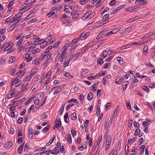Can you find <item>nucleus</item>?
<instances>
[{"mask_svg": "<svg viewBox=\"0 0 155 155\" xmlns=\"http://www.w3.org/2000/svg\"><path fill=\"white\" fill-rule=\"evenodd\" d=\"M90 34V33L89 32H83L81 33L79 37L77 38V41H78L80 39L82 40L86 39L89 35Z\"/></svg>", "mask_w": 155, "mask_h": 155, "instance_id": "nucleus-1", "label": "nucleus"}, {"mask_svg": "<svg viewBox=\"0 0 155 155\" xmlns=\"http://www.w3.org/2000/svg\"><path fill=\"white\" fill-rule=\"evenodd\" d=\"M12 84V85H15V87H17L19 86L21 83V80H17L12 78L11 80Z\"/></svg>", "mask_w": 155, "mask_h": 155, "instance_id": "nucleus-2", "label": "nucleus"}, {"mask_svg": "<svg viewBox=\"0 0 155 155\" xmlns=\"http://www.w3.org/2000/svg\"><path fill=\"white\" fill-rule=\"evenodd\" d=\"M62 88L59 86H56L53 87L51 89V90L52 91H54L53 94L55 95L57 94L59 91H61Z\"/></svg>", "mask_w": 155, "mask_h": 155, "instance_id": "nucleus-3", "label": "nucleus"}, {"mask_svg": "<svg viewBox=\"0 0 155 155\" xmlns=\"http://www.w3.org/2000/svg\"><path fill=\"white\" fill-rule=\"evenodd\" d=\"M61 125L60 119L59 118H57L55 121V127L56 128L60 127Z\"/></svg>", "mask_w": 155, "mask_h": 155, "instance_id": "nucleus-4", "label": "nucleus"}, {"mask_svg": "<svg viewBox=\"0 0 155 155\" xmlns=\"http://www.w3.org/2000/svg\"><path fill=\"white\" fill-rule=\"evenodd\" d=\"M147 3V1L146 0H136L135 2V3L137 5L144 4Z\"/></svg>", "mask_w": 155, "mask_h": 155, "instance_id": "nucleus-5", "label": "nucleus"}, {"mask_svg": "<svg viewBox=\"0 0 155 155\" xmlns=\"http://www.w3.org/2000/svg\"><path fill=\"white\" fill-rule=\"evenodd\" d=\"M43 55V57L45 58V60H47V59H49L51 57V53H44Z\"/></svg>", "mask_w": 155, "mask_h": 155, "instance_id": "nucleus-6", "label": "nucleus"}, {"mask_svg": "<svg viewBox=\"0 0 155 155\" xmlns=\"http://www.w3.org/2000/svg\"><path fill=\"white\" fill-rule=\"evenodd\" d=\"M12 141H10L4 145V147L7 148H10L12 146Z\"/></svg>", "mask_w": 155, "mask_h": 155, "instance_id": "nucleus-7", "label": "nucleus"}, {"mask_svg": "<svg viewBox=\"0 0 155 155\" xmlns=\"http://www.w3.org/2000/svg\"><path fill=\"white\" fill-rule=\"evenodd\" d=\"M25 58L26 59V61L27 62H28L31 61L32 58V57L30 56V54L27 53L25 54Z\"/></svg>", "mask_w": 155, "mask_h": 155, "instance_id": "nucleus-8", "label": "nucleus"}, {"mask_svg": "<svg viewBox=\"0 0 155 155\" xmlns=\"http://www.w3.org/2000/svg\"><path fill=\"white\" fill-rule=\"evenodd\" d=\"M91 12L92 11H89L82 18V19L84 20L88 18L89 17L90 14H91Z\"/></svg>", "mask_w": 155, "mask_h": 155, "instance_id": "nucleus-9", "label": "nucleus"}, {"mask_svg": "<svg viewBox=\"0 0 155 155\" xmlns=\"http://www.w3.org/2000/svg\"><path fill=\"white\" fill-rule=\"evenodd\" d=\"M110 138H108L107 139V141H106V147H105V150H107L108 149L109 146V144L110 143L111 141H110Z\"/></svg>", "mask_w": 155, "mask_h": 155, "instance_id": "nucleus-10", "label": "nucleus"}, {"mask_svg": "<svg viewBox=\"0 0 155 155\" xmlns=\"http://www.w3.org/2000/svg\"><path fill=\"white\" fill-rule=\"evenodd\" d=\"M140 130L139 129H137L135 132L134 135H139V137H140L142 136V133H140Z\"/></svg>", "mask_w": 155, "mask_h": 155, "instance_id": "nucleus-11", "label": "nucleus"}, {"mask_svg": "<svg viewBox=\"0 0 155 155\" xmlns=\"http://www.w3.org/2000/svg\"><path fill=\"white\" fill-rule=\"evenodd\" d=\"M117 60L119 64L122 65L123 64V59L120 57H117Z\"/></svg>", "mask_w": 155, "mask_h": 155, "instance_id": "nucleus-12", "label": "nucleus"}, {"mask_svg": "<svg viewBox=\"0 0 155 155\" xmlns=\"http://www.w3.org/2000/svg\"><path fill=\"white\" fill-rule=\"evenodd\" d=\"M68 113H66L64 116V121L66 123L69 122V118L68 117Z\"/></svg>", "mask_w": 155, "mask_h": 155, "instance_id": "nucleus-13", "label": "nucleus"}, {"mask_svg": "<svg viewBox=\"0 0 155 155\" xmlns=\"http://www.w3.org/2000/svg\"><path fill=\"white\" fill-rule=\"evenodd\" d=\"M59 152V150L58 149H57L56 147H54V150L51 153L52 154H57Z\"/></svg>", "mask_w": 155, "mask_h": 155, "instance_id": "nucleus-14", "label": "nucleus"}, {"mask_svg": "<svg viewBox=\"0 0 155 155\" xmlns=\"http://www.w3.org/2000/svg\"><path fill=\"white\" fill-rule=\"evenodd\" d=\"M15 60V58L14 57H11L9 60L8 61V63L9 64H11L14 62Z\"/></svg>", "mask_w": 155, "mask_h": 155, "instance_id": "nucleus-15", "label": "nucleus"}, {"mask_svg": "<svg viewBox=\"0 0 155 155\" xmlns=\"http://www.w3.org/2000/svg\"><path fill=\"white\" fill-rule=\"evenodd\" d=\"M25 143V142H24L18 148V153L19 154H20L21 153V151L22 150V149H23V147H24V144Z\"/></svg>", "mask_w": 155, "mask_h": 155, "instance_id": "nucleus-16", "label": "nucleus"}, {"mask_svg": "<svg viewBox=\"0 0 155 155\" xmlns=\"http://www.w3.org/2000/svg\"><path fill=\"white\" fill-rule=\"evenodd\" d=\"M28 135L29 137L32 138V129L31 128H29L28 129Z\"/></svg>", "mask_w": 155, "mask_h": 155, "instance_id": "nucleus-17", "label": "nucleus"}, {"mask_svg": "<svg viewBox=\"0 0 155 155\" xmlns=\"http://www.w3.org/2000/svg\"><path fill=\"white\" fill-rule=\"evenodd\" d=\"M93 96L92 93H89L87 95V98L89 101L91 100L93 98Z\"/></svg>", "mask_w": 155, "mask_h": 155, "instance_id": "nucleus-18", "label": "nucleus"}, {"mask_svg": "<svg viewBox=\"0 0 155 155\" xmlns=\"http://www.w3.org/2000/svg\"><path fill=\"white\" fill-rule=\"evenodd\" d=\"M16 71V70L14 68H12L11 69L10 72V74L11 76H14V74Z\"/></svg>", "mask_w": 155, "mask_h": 155, "instance_id": "nucleus-19", "label": "nucleus"}, {"mask_svg": "<svg viewBox=\"0 0 155 155\" xmlns=\"http://www.w3.org/2000/svg\"><path fill=\"white\" fill-rule=\"evenodd\" d=\"M144 43V41L142 42L141 41L140 42H133L131 43V45H140L142 44H143Z\"/></svg>", "mask_w": 155, "mask_h": 155, "instance_id": "nucleus-20", "label": "nucleus"}, {"mask_svg": "<svg viewBox=\"0 0 155 155\" xmlns=\"http://www.w3.org/2000/svg\"><path fill=\"white\" fill-rule=\"evenodd\" d=\"M40 49H39V48H38L35 50H32L31 51V52L32 54H35L38 52H40Z\"/></svg>", "mask_w": 155, "mask_h": 155, "instance_id": "nucleus-21", "label": "nucleus"}, {"mask_svg": "<svg viewBox=\"0 0 155 155\" xmlns=\"http://www.w3.org/2000/svg\"><path fill=\"white\" fill-rule=\"evenodd\" d=\"M71 102H74L77 103V104L79 103V101L76 99H75L74 98H72L68 101V103H70Z\"/></svg>", "mask_w": 155, "mask_h": 155, "instance_id": "nucleus-22", "label": "nucleus"}, {"mask_svg": "<svg viewBox=\"0 0 155 155\" xmlns=\"http://www.w3.org/2000/svg\"><path fill=\"white\" fill-rule=\"evenodd\" d=\"M138 17H136L130 19L127 21V22L128 23H130L131 22H133L135 20H136L137 19H138Z\"/></svg>", "mask_w": 155, "mask_h": 155, "instance_id": "nucleus-23", "label": "nucleus"}, {"mask_svg": "<svg viewBox=\"0 0 155 155\" xmlns=\"http://www.w3.org/2000/svg\"><path fill=\"white\" fill-rule=\"evenodd\" d=\"M49 128L50 126L48 125L42 130V132L45 133L48 131V130L49 129Z\"/></svg>", "mask_w": 155, "mask_h": 155, "instance_id": "nucleus-24", "label": "nucleus"}, {"mask_svg": "<svg viewBox=\"0 0 155 155\" xmlns=\"http://www.w3.org/2000/svg\"><path fill=\"white\" fill-rule=\"evenodd\" d=\"M38 58H36L32 62V63L33 64H36V65H38L39 63V62L38 61Z\"/></svg>", "mask_w": 155, "mask_h": 155, "instance_id": "nucleus-25", "label": "nucleus"}, {"mask_svg": "<svg viewBox=\"0 0 155 155\" xmlns=\"http://www.w3.org/2000/svg\"><path fill=\"white\" fill-rule=\"evenodd\" d=\"M97 62L98 64L101 65L103 63V61L102 59L98 58L97 60Z\"/></svg>", "mask_w": 155, "mask_h": 155, "instance_id": "nucleus-26", "label": "nucleus"}, {"mask_svg": "<svg viewBox=\"0 0 155 155\" xmlns=\"http://www.w3.org/2000/svg\"><path fill=\"white\" fill-rule=\"evenodd\" d=\"M88 120H86L84 121V127L85 128H87L88 125V123L89 122Z\"/></svg>", "mask_w": 155, "mask_h": 155, "instance_id": "nucleus-27", "label": "nucleus"}, {"mask_svg": "<svg viewBox=\"0 0 155 155\" xmlns=\"http://www.w3.org/2000/svg\"><path fill=\"white\" fill-rule=\"evenodd\" d=\"M76 118V116L75 113H73L71 115V119L73 120H75Z\"/></svg>", "mask_w": 155, "mask_h": 155, "instance_id": "nucleus-28", "label": "nucleus"}, {"mask_svg": "<svg viewBox=\"0 0 155 155\" xmlns=\"http://www.w3.org/2000/svg\"><path fill=\"white\" fill-rule=\"evenodd\" d=\"M30 148L29 147L28 144V143H26L24 147V151H27Z\"/></svg>", "mask_w": 155, "mask_h": 155, "instance_id": "nucleus-29", "label": "nucleus"}, {"mask_svg": "<svg viewBox=\"0 0 155 155\" xmlns=\"http://www.w3.org/2000/svg\"><path fill=\"white\" fill-rule=\"evenodd\" d=\"M24 75V73L23 74H21V75H18L16 78L14 79L17 80H20V79L22 78Z\"/></svg>", "mask_w": 155, "mask_h": 155, "instance_id": "nucleus-30", "label": "nucleus"}, {"mask_svg": "<svg viewBox=\"0 0 155 155\" xmlns=\"http://www.w3.org/2000/svg\"><path fill=\"white\" fill-rule=\"evenodd\" d=\"M33 97H31V98H30L27 101H26L25 104V105H27L28 104H29V103H30L31 102V101H32Z\"/></svg>", "mask_w": 155, "mask_h": 155, "instance_id": "nucleus-31", "label": "nucleus"}, {"mask_svg": "<svg viewBox=\"0 0 155 155\" xmlns=\"http://www.w3.org/2000/svg\"><path fill=\"white\" fill-rule=\"evenodd\" d=\"M52 46H49V47H48V48H47L45 50V52H44V54L45 53H48L49 52L48 51H50V50L52 49Z\"/></svg>", "mask_w": 155, "mask_h": 155, "instance_id": "nucleus-32", "label": "nucleus"}, {"mask_svg": "<svg viewBox=\"0 0 155 155\" xmlns=\"http://www.w3.org/2000/svg\"><path fill=\"white\" fill-rule=\"evenodd\" d=\"M109 15L108 14H106V15H104L103 19V20H107V21H109Z\"/></svg>", "mask_w": 155, "mask_h": 155, "instance_id": "nucleus-33", "label": "nucleus"}, {"mask_svg": "<svg viewBox=\"0 0 155 155\" xmlns=\"http://www.w3.org/2000/svg\"><path fill=\"white\" fill-rule=\"evenodd\" d=\"M74 105L72 103L70 104L67 105L66 107V110H68L70 107H72Z\"/></svg>", "mask_w": 155, "mask_h": 155, "instance_id": "nucleus-34", "label": "nucleus"}, {"mask_svg": "<svg viewBox=\"0 0 155 155\" xmlns=\"http://www.w3.org/2000/svg\"><path fill=\"white\" fill-rule=\"evenodd\" d=\"M70 61V60H69L67 61H64V66L63 67L64 68L66 67L69 64V62Z\"/></svg>", "mask_w": 155, "mask_h": 155, "instance_id": "nucleus-35", "label": "nucleus"}, {"mask_svg": "<svg viewBox=\"0 0 155 155\" xmlns=\"http://www.w3.org/2000/svg\"><path fill=\"white\" fill-rule=\"evenodd\" d=\"M71 133L73 137H74V136L76 135V132L75 129H71Z\"/></svg>", "mask_w": 155, "mask_h": 155, "instance_id": "nucleus-36", "label": "nucleus"}, {"mask_svg": "<svg viewBox=\"0 0 155 155\" xmlns=\"http://www.w3.org/2000/svg\"><path fill=\"white\" fill-rule=\"evenodd\" d=\"M35 108L34 105H31L28 110V113L29 114L31 112V111L33 110Z\"/></svg>", "mask_w": 155, "mask_h": 155, "instance_id": "nucleus-37", "label": "nucleus"}, {"mask_svg": "<svg viewBox=\"0 0 155 155\" xmlns=\"http://www.w3.org/2000/svg\"><path fill=\"white\" fill-rule=\"evenodd\" d=\"M107 52L106 51H103L101 54L102 56L104 58H105L107 55Z\"/></svg>", "mask_w": 155, "mask_h": 155, "instance_id": "nucleus-38", "label": "nucleus"}, {"mask_svg": "<svg viewBox=\"0 0 155 155\" xmlns=\"http://www.w3.org/2000/svg\"><path fill=\"white\" fill-rule=\"evenodd\" d=\"M132 29V27H128L125 29V31L127 33H128L129 31H130Z\"/></svg>", "mask_w": 155, "mask_h": 155, "instance_id": "nucleus-39", "label": "nucleus"}, {"mask_svg": "<svg viewBox=\"0 0 155 155\" xmlns=\"http://www.w3.org/2000/svg\"><path fill=\"white\" fill-rule=\"evenodd\" d=\"M86 146L85 145H83L79 147L78 149L80 150H82L86 148Z\"/></svg>", "mask_w": 155, "mask_h": 155, "instance_id": "nucleus-40", "label": "nucleus"}, {"mask_svg": "<svg viewBox=\"0 0 155 155\" xmlns=\"http://www.w3.org/2000/svg\"><path fill=\"white\" fill-rule=\"evenodd\" d=\"M23 41V38L21 37V38L19 40V41L17 43V46H18V47H19L21 44V43Z\"/></svg>", "mask_w": 155, "mask_h": 155, "instance_id": "nucleus-41", "label": "nucleus"}, {"mask_svg": "<svg viewBox=\"0 0 155 155\" xmlns=\"http://www.w3.org/2000/svg\"><path fill=\"white\" fill-rule=\"evenodd\" d=\"M138 80L137 79H136L134 80L133 82L132 83L131 85V86H134V85H136L135 83H137L138 82Z\"/></svg>", "mask_w": 155, "mask_h": 155, "instance_id": "nucleus-42", "label": "nucleus"}, {"mask_svg": "<svg viewBox=\"0 0 155 155\" xmlns=\"http://www.w3.org/2000/svg\"><path fill=\"white\" fill-rule=\"evenodd\" d=\"M54 12L53 11H52L48 14L47 15L49 17L51 16L54 15Z\"/></svg>", "mask_w": 155, "mask_h": 155, "instance_id": "nucleus-43", "label": "nucleus"}, {"mask_svg": "<svg viewBox=\"0 0 155 155\" xmlns=\"http://www.w3.org/2000/svg\"><path fill=\"white\" fill-rule=\"evenodd\" d=\"M142 88L143 90L146 91L147 92L149 91V90L148 88L146 86H143L142 87Z\"/></svg>", "mask_w": 155, "mask_h": 155, "instance_id": "nucleus-44", "label": "nucleus"}, {"mask_svg": "<svg viewBox=\"0 0 155 155\" xmlns=\"http://www.w3.org/2000/svg\"><path fill=\"white\" fill-rule=\"evenodd\" d=\"M134 125L135 128H138L139 127V124L138 122H134Z\"/></svg>", "mask_w": 155, "mask_h": 155, "instance_id": "nucleus-45", "label": "nucleus"}, {"mask_svg": "<svg viewBox=\"0 0 155 155\" xmlns=\"http://www.w3.org/2000/svg\"><path fill=\"white\" fill-rule=\"evenodd\" d=\"M63 74L65 76L68 77H69V76H71L70 74L69 73L65 71L64 72Z\"/></svg>", "mask_w": 155, "mask_h": 155, "instance_id": "nucleus-46", "label": "nucleus"}, {"mask_svg": "<svg viewBox=\"0 0 155 155\" xmlns=\"http://www.w3.org/2000/svg\"><path fill=\"white\" fill-rule=\"evenodd\" d=\"M102 136H100L98 138V139L97 141V144L98 145H99L100 143V142H101V140H102Z\"/></svg>", "mask_w": 155, "mask_h": 155, "instance_id": "nucleus-47", "label": "nucleus"}, {"mask_svg": "<svg viewBox=\"0 0 155 155\" xmlns=\"http://www.w3.org/2000/svg\"><path fill=\"white\" fill-rule=\"evenodd\" d=\"M62 6L61 5H60L59 7H58V8H54V7L53 8V10H54L55 11V10L56 9L57 11L58 10H59L61 9L62 8Z\"/></svg>", "mask_w": 155, "mask_h": 155, "instance_id": "nucleus-48", "label": "nucleus"}, {"mask_svg": "<svg viewBox=\"0 0 155 155\" xmlns=\"http://www.w3.org/2000/svg\"><path fill=\"white\" fill-rule=\"evenodd\" d=\"M115 2L116 1L115 0H112V1L110 2L109 5L110 6H113L115 5Z\"/></svg>", "mask_w": 155, "mask_h": 155, "instance_id": "nucleus-49", "label": "nucleus"}, {"mask_svg": "<svg viewBox=\"0 0 155 155\" xmlns=\"http://www.w3.org/2000/svg\"><path fill=\"white\" fill-rule=\"evenodd\" d=\"M14 2V0L11 1L8 5V8H9L12 6Z\"/></svg>", "mask_w": 155, "mask_h": 155, "instance_id": "nucleus-50", "label": "nucleus"}, {"mask_svg": "<svg viewBox=\"0 0 155 155\" xmlns=\"http://www.w3.org/2000/svg\"><path fill=\"white\" fill-rule=\"evenodd\" d=\"M23 121V118L21 117H20L18 120V123L20 124L22 123Z\"/></svg>", "mask_w": 155, "mask_h": 155, "instance_id": "nucleus-51", "label": "nucleus"}, {"mask_svg": "<svg viewBox=\"0 0 155 155\" xmlns=\"http://www.w3.org/2000/svg\"><path fill=\"white\" fill-rule=\"evenodd\" d=\"M145 148V146L144 145H142L140 147V151L141 153H143L144 152Z\"/></svg>", "mask_w": 155, "mask_h": 155, "instance_id": "nucleus-52", "label": "nucleus"}, {"mask_svg": "<svg viewBox=\"0 0 155 155\" xmlns=\"http://www.w3.org/2000/svg\"><path fill=\"white\" fill-rule=\"evenodd\" d=\"M64 149H64V147L62 145L60 147V151L61 152H64Z\"/></svg>", "mask_w": 155, "mask_h": 155, "instance_id": "nucleus-53", "label": "nucleus"}, {"mask_svg": "<svg viewBox=\"0 0 155 155\" xmlns=\"http://www.w3.org/2000/svg\"><path fill=\"white\" fill-rule=\"evenodd\" d=\"M8 50L7 52L8 54V53H9L11 52L14 51V48H8Z\"/></svg>", "mask_w": 155, "mask_h": 155, "instance_id": "nucleus-54", "label": "nucleus"}, {"mask_svg": "<svg viewBox=\"0 0 155 155\" xmlns=\"http://www.w3.org/2000/svg\"><path fill=\"white\" fill-rule=\"evenodd\" d=\"M31 36V35L29 34L26 35H24L23 36H22V37H23V38H24L25 39H27L30 38Z\"/></svg>", "mask_w": 155, "mask_h": 155, "instance_id": "nucleus-55", "label": "nucleus"}, {"mask_svg": "<svg viewBox=\"0 0 155 155\" xmlns=\"http://www.w3.org/2000/svg\"><path fill=\"white\" fill-rule=\"evenodd\" d=\"M111 64L110 63H107L104 64V68L107 69L108 68V66H110Z\"/></svg>", "mask_w": 155, "mask_h": 155, "instance_id": "nucleus-56", "label": "nucleus"}, {"mask_svg": "<svg viewBox=\"0 0 155 155\" xmlns=\"http://www.w3.org/2000/svg\"><path fill=\"white\" fill-rule=\"evenodd\" d=\"M126 106H127V108L128 109H131V105H130V102H129L127 103V104H126Z\"/></svg>", "mask_w": 155, "mask_h": 155, "instance_id": "nucleus-57", "label": "nucleus"}, {"mask_svg": "<svg viewBox=\"0 0 155 155\" xmlns=\"http://www.w3.org/2000/svg\"><path fill=\"white\" fill-rule=\"evenodd\" d=\"M89 47V46H87L86 47H84L81 50L82 51H84L86 50Z\"/></svg>", "mask_w": 155, "mask_h": 155, "instance_id": "nucleus-58", "label": "nucleus"}, {"mask_svg": "<svg viewBox=\"0 0 155 155\" xmlns=\"http://www.w3.org/2000/svg\"><path fill=\"white\" fill-rule=\"evenodd\" d=\"M64 106H63V108L60 109L59 110V114L60 115H61L63 113L64 111Z\"/></svg>", "mask_w": 155, "mask_h": 155, "instance_id": "nucleus-59", "label": "nucleus"}, {"mask_svg": "<svg viewBox=\"0 0 155 155\" xmlns=\"http://www.w3.org/2000/svg\"><path fill=\"white\" fill-rule=\"evenodd\" d=\"M102 21L101 22V23L103 25H104V24L107 23L109 21H107V20H104L103 19Z\"/></svg>", "mask_w": 155, "mask_h": 155, "instance_id": "nucleus-60", "label": "nucleus"}, {"mask_svg": "<svg viewBox=\"0 0 155 155\" xmlns=\"http://www.w3.org/2000/svg\"><path fill=\"white\" fill-rule=\"evenodd\" d=\"M92 91L94 92H95V91L97 90V88L96 87L94 86V85H93L92 86Z\"/></svg>", "mask_w": 155, "mask_h": 155, "instance_id": "nucleus-61", "label": "nucleus"}, {"mask_svg": "<svg viewBox=\"0 0 155 155\" xmlns=\"http://www.w3.org/2000/svg\"><path fill=\"white\" fill-rule=\"evenodd\" d=\"M66 48H64L61 56L63 57L66 52Z\"/></svg>", "mask_w": 155, "mask_h": 155, "instance_id": "nucleus-62", "label": "nucleus"}, {"mask_svg": "<svg viewBox=\"0 0 155 155\" xmlns=\"http://www.w3.org/2000/svg\"><path fill=\"white\" fill-rule=\"evenodd\" d=\"M148 87L150 88H153V87H155V83H154L153 84H150L149 85Z\"/></svg>", "mask_w": 155, "mask_h": 155, "instance_id": "nucleus-63", "label": "nucleus"}, {"mask_svg": "<svg viewBox=\"0 0 155 155\" xmlns=\"http://www.w3.org/2000/svg\"><path fill=\"white\" fill-rule=\"evenodd\" d=\"M86 0H81L80 2L81 5H84L86 2H85Z\"/></svg>", "mask_w": 155, "mask_h": 155, "instance_id": "nucleus-64", "label": "nucleus"}]
</instances>
